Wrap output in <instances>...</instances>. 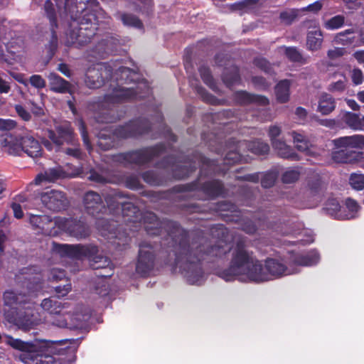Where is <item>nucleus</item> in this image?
<instances>
[{
  "label": "nucleus",
  "instance_id": "f257e3e1",
  "mask_svg": "<svg viewBox=\"0 0 364 364\" xmlns=\"http://www.w3.org/2000/svg\"><path fill=\"white\" fill-rule=\"evenodd\" d=\"M297 272L291 262L287 267L280 258L269 257L260 261L244 248H238L232 253L230 267L218 275L227 282L238 279L261 283Z\"/></svg>",
  "mask_w": 364,
  "mask_h": 364
},
{
  "label": "nucleus",
  "instance_id": "5701e85b",
  "mask_svg": "<svg viewBox=\"0 0 364 364\" xmlns=\"http://www.w3.org/2000/svg\"><path fill=\"white\" fill-rule=\"evenodd\" d=\"M333 41L336 44H341L343 46L348 45H360V42L356 39L355 31L354 29H347L344 31L337 33Z\"/></svg>",
  "mask_w": 364,
  "mask_h": 364
},
{
  "label": "nucleus",
  "instance_id": "20e7f679",
  "mask_svg": "<svg viewBox=\"0 0 364 364\" xmlns=\"http://www.w3.org/2000/svg\"><path fill=\"white\" fill-rule=\"evenodd\" d=\"M41 307L50 316H54L52 323L60 328H82L90 318L89 314L82 312V309L80 312L77 311L73 314L63 312L64 306L53 297L43 299Z\"/></svg>",
  "mask_w": 364,
  "mask_h": 364
},
{
  "label": "nucleus",
  "instance_id": "79ce46f5",
  "mask_svg": "<svg viewBox=\"0 0 364 364\" xmlns=\"http://www.w3.org/2000/svg\"><path fill=\"white\" fill-rule=\"evenodd\" d=\"M141 133L142 132L135 129L134 125L132 124L122 128V130L117 132V135L121 137H129Z\"/></svg>",
  "mask_w": 364,
  "mask_h": 364
},
{
  "label": "nucleus",
  "instance_id": "c03bdc74",
  "mask_svg": "<svg viewBox=\"0 0 364 364\" xmlns=\"http://www.w3.org/2000/svg\"><path fill=\"white\" fill-rule=\"evenodd\" d=\"M30 84L35 88L40 90L46 87V80L40 75H33L29 78Z\"/></svg>",
  "mask_w": 364,
  "mask_h": 364
},
{
  "label": "nucleus",
  "instance_id": "4c0bfd02",
  "mask_svg": "<svg viewBox=\"0 0 364 364\" xmlns=\"http://www.w3.org/2000/svg\"><path fill=\"white\" fill-rule=\"evenodd\" d=\"M121 79L126 81H135L139 79V74L128 68H121Z\"/></svg>",
  "mask_w": 364,
  "mask_h": 364
},
{
  "label": "nucleus",
  "instance_id": "c85d7f7f",
  "mask_svg": "<svg viewBox=\"0 0 364 364\" xmlns=\"http://www.w3.org/2000/svg\"><path fill=\"white\" fill-rule=\"evenodd\" d=\"M334 80L332 81L328 87V90L331 92H343L347 86V78L341 73H335L333 76Z\"/></svg>",
  "mask_w": 364,
  "mask_h": 364
},
{
  "label": "nucleus",
  "instance_id": "bf43d9fd",
  "mask_svg": "<svg viewBox=\"0 0 364 364\" xmlns=\"http://www.w3.org/2000/svg\"><path fill=\"white\" fill-rule=\"evenodd\" d=\"M255 63L257 66L264 70L266 73H269L271 69V65L269 63L263 58L257 59L255 60Z\"/></svg>",
  "mask_w": 364,
  "mask_h": 364
},
{
  "label": "nucleus",
  "instance_id": "1a4fd4ad",
  "mask_svg": "<svg viewBox=\"0 0 364 364\" xmlns=\"http://www.w3.org/2000/svg\"><path fill=\"white\" fill-rule=\"evenodd\" d=\"M334 145L338 151L333 153V159L338 163H348L350 159L346 155V152L353 149H364V135L355 134L349 136H343L335 139Z\"/></svg>",
  "mask_w": 364,
  "mask_h": 364
},
{
  "label": "nucleus",
  "instance_id": "ea45409f",
  "mask_svg": "<svg viewBox=\"0 0 364 364\" xmlns=\"http://www.w3.org/2000/svg\"><path fill=\"white\" fill-rule=\"evenodd\" d=\"M300 13L299 9H291L281 13L280 18L285 23H291Z\"/></svg>",
  "mask_w": 364,
  "mask_h": 364
},
{
  "label": "nucleus",
  "instance_id": "ddd939ff",
  "mask_svg": "<svg viewBox=\"0 0 364 364\" xmlns=\"http://www.w3.org/2000/svg\"><path fill=\"white\" fill-rule=\"evenodd\" d=\"M54 250L61 256H68L71 257H80L82 256L91 257V254L97 252L95 247H89L81 245H55L54 244Z\"/></svg>",
  "mask_w": 364,
  "mask_h": 364
},
{
  "label": "nucleus",
  "instance_id": "58836bf2",
  "mask_svg": "<svg viewBox=\"0 0 364 364\" xmlns=\"http://www.w3.org/2000/svg\"><path fill=\"white\" fill-rule=\"evenodd\" d=\"M5 302L9 305L14 304H20L23 301L20 295H17L14 291H7L4 294Z\"/></svg>",
  "mask_w": 364,
  "mask_h": 364
},
{
  "label": "nucleus",
  "instance_id": "423d86ee",
  "mask_svg": "<svg viewBox=\"0 0 364 364\" xmlns=\"http://www.w3.org/2000/svg\"><path fill=\"white\" fill-rule=\"evenodd\" d=\"M45 11L50 20L51 26V39L50 41V50L52 51L57 46V36L55 34V28L56 26V20L58 15L63 16V13L69 11L74 13V8L69 6L68 0H65V3L62 0H47L44 6Z\"/></svg>",
  "mask_w": 364,
  "mask_h": 364
},
{
  "label": "nucleus",
  "instance_id": "13d9d810",
  "mask_svg": "<svg viewBox=\"0 0 364 364\" xmlns=\"http://www.w3.org/2000/svg\"><path fill=\"white\" fill-rule=\"evenodd\" d=\"M230 250V247L228 245H225V247L223 246H217L213 247L211 250V254L215 256H220L223 253H225L227 251Z\"/></svg>",
  "mask_w": 364,
  "mask_h": 364
},
{
  "label": "nucleus",
  "instance_id": "49530a36",
  "mask_svg": "<svg viewBox=\"0 0 364 364\" xmlns=\"http://www.w3.org/2000/svg\"><path fill=\"white\" fill-rule=\"evenodd\" d=\"M255 4L254 0H246L237 4H235L233 9L235 11H247L252 8V5Z\"/></svg>",
  "mask_w": 364,
  "mask_h": 364
},
{
  "label": "nucleus",
  "instance_id": "de8ad7c7",
  "mask_svg": "<svg viewBox=\"0 0 364 364\" xmlns=\"http://www.w3.org/2000/svg\"><path fill=\"white\" fill-rule=\"evenodd\" d=\"M92 260L93 262L92 265L95 269L104 268L109 264L107 259L102 256L94 257Z\"/></svg>",
  "mask_w": 364,
  "mask_h": 364
},
{
  "label": "nucleus",
  "instance_id": "4468645a",
  "mask_svg": "<svg viewBox=\"0 0 364 364\" xmlns=\"http://www.w3.org/2000/svg\"><path fill=\"white\" fill-rule=\"evenodd\" d=\"M42 203L50 210L58 211L63 209L67 201L64 194L59 191L50 190L41 195Z\"/></svg>",
  "mask_w": 364,
  "mask_h": 364
},
{
  "label": "nucleus",
  "instance_id": "7c9ffc66",
  "mask_svg": "<svg viewBox=\"0 0 364 364\" xmlns=\"http://www.w3.org/2000/svg\"><path fill=\"white\" fill-rule=\"evenodd\" d=\"M102 202L101 197L97 193L93 191L88 192L84 197V205L87 210L93 214L92 210L97 209Z\"/></svg>",
  "mask_w": 364,
  "mask_h": 364
},
{
  "label": "nucleus",
  "instance_id": "6e6d98bb",
  "mask_svg": "<svg viewBox=\"0 0 364 364\" xmlns=\"http://www.w3.org/2000/svg\"><path fill=\"white\" fill-rule=\"evenodd\" d=\"M11 90L10 82L6 81L0 74V93L6 94Z\"/></svg>",
  "mask_w": 364,
  "mask_h": 364
},
{
  "label": "nucleus",
  "instance_id": "e433bc0d",
  "mask_svg": "<svg viewBox=\"0 0 364 364\" xmlns=\"http://www.w3.org/2000/svg\"><path fill=\"white\" fill-rule=\"evenodd\" d=\"M346 210H343L344 212V215H353L352 218H354L357 215L359 206L355 200L348 199L346 201Z\"/></svg>",
  "mask_w": 364,
  "mask_h": 364
},
{
  "label": "nucleus",
  "instance_id": "393cba45",
  "mask_svg": "<svg viewBox=\"0 0 364 364\" xmlns=\"http://www.w3.org/2000/svg\"><path fill=\"white\" fill-rule=\"evenodd\" d=\"M326 210L328 215L336 219H352L353 215H344L341 209L338 201L336 199H331L326 205Z\"/></svg>",
  "mask_w": 364,
  "mask_h": 364
},
{
  "label": "nucleus",
  "instance_id": "72a5a7b5",
  "mask_svg": "<svg viewBox=\"0 0 364 364\" xmlns=\"http://www.w3.org/2000/svg\"><path fill=\"white\" fill-rule=\"evenodd\" d=\"M121 20L126 26H133L138 28L142 27V23L141 21L137 17L132 14H122L121 16Z\"/></svg>",
  "mask_w": 364,
  "mask_h": 364
},
{
  "label": "nucleus",
  "instance_id": "a18cd8bd",
  "mask_svg": "<svg viewBox=\"0 0 364 364\" xmlns=\"http://www.w3.org/2000/svg\"><path fill=\"white\" fill-rule=\"evenodd\" d=\"M283 49L289 60L295 62H301L302 60L301 53L295 48H284Z\"/></svg>",
  "mask_w": 364,
  "mask_h": 364
},
{
  "label": "nucleus",
  "instance_id": "f8f14e48",
  "mask_svg": "<svg viewBox=\"0 0 364 364\" xmlns=\"http://www.w3.org/2000/svg\"><path fill=\"white\" fill-rule=\"evenodd\" d=\"M280 133L281 129L279 127L274 125L269 127V136L273 147L282 158L297 159L296 154L292 151L290 146H287L284 141L276 139Z\"/></svg>",
  "mask_w": 364,
  "mask_h": 364
},
{
  "label": "nucleus",
  "instance_id": "a878e982",
  "mask_svg": "<svg viewBox=\"0 0 364 364\" xmlns=\"http://www.w3.org/2000/svg\"><path fill=\"white\" fill-rule=\"evenodd\" d=\"M50 89L56 92H66L69 90V84L64 79L54 73L48 76Z\"/></svg>",
  "mask_w": 364,
  "mask_h": 364
},
{
  "label": "nucleus",
  "instance_id": "2f4dec72",
  "mask_svg": "<svg viewBox=\"0 0 364 364\" xmlns=\"http://www.w3.org/2000/svg\"><path fill=\"white\" fill-rule=\"evenodd\" d=\"M240 97V100L242 103H248V102H256L262 105H266L268 104L269 100L267 97L259 95H251L247 92H240L238 93Z\"/></svg>",
  "mask_w": 364,
  "mask_h": 364
},
{
  "label": "nucleus",
  "instance_id": "bb28decb",
  "mask_svg": "<svg viewBox=\"0 0 364 364\" xmlns=\"http://www.w3.org/2000/svg\"><path fill=\"white\" fill-rule=\"evenodd\" d=\"M289 80H284L280 81L275 87V96L277 100L279 103H285L289 99Z\"/></svg>",
  "mask_w": 364,
  "mask_h": 364
},
{
  "label": "nucleus",
  "instance_id": "c9c22d12",
  "mask_svg": "<svg viewBox=\"0 0 364 364\" xmlns=\"http://www.w3.org/2000/svg\"><path fill=\"white\" fill-rule=\"evenodd\" d=\"M350 186L356 190H360L364 188V175L353 173L350 177Z\"/></svg>",
  "mask_w": 364,
  "mask_h": 364
},
{
  "label": "nucleus",
  "instance_id": "9b49d317",
  "mask_svg": "<svg viewBox=\"0 0 364 364\" xmlns=\"http://www.w3.org/2000/svg\"><path fill=\"white\" fill-rule=\"evenodd\" d=\"M111 74L110 69L105 64H97L89 68L86 73L85 83L90 88H98Z\"/></svg>",
  "mask_w": 364,
  "mask_h": 364
},
{
  "label": "nucleus",
  "instance_id": "f704fd0d",
  "mask_svg": "<svg viewBox=\"0 0 364 364\" xmlns=\"http://www.w3.org/2000/svg\"><path fill=\"white\" fill-rule=\"evenodd\" d=\"M199 72L204 82L212 90H216L217 87L210 73L209 69L206 67H201L199 69Z\"/></svg>",
  "mask_w": 364,
  "mask_h": 364
},
{
  "label": "nucleus",
  "instance_id": "603ef678",
  "mask_svg": "<svg viewBox=\"0 0 364 364\" xmlns=\"http://www.w3.org/2000/svg\"><path fill=\"white\" fill-rule=\"evenodd\" d=\"M16 127V123L11 119L0 118V130H10Z\"/></svg>",
  "mask_w": 364,
  "mask_h": 364
},
{
  "label": "nucleus",
  "instance_id": "3c124183",
  "mask_svg": "<svg viewBox=\"0 0 364 364\" xmlns=\"http://www.w3.org/2000/svg\"><path fill=\"white\" fill-rule=\"evenodd\" d=\"M15 109L18 116L24 121H29L31 119L30 113L24 109L21 105H17L15 106Z\"/></svg>",
  "mask_w": 364,
  "mask_h": 364
},
{
  "label": "nucleus",
  "instance_id": "5fc2aeb1",
  "mask_svg": "<svg viewBox=\"0 0 364 364\" xmlns=\"http://www.w3.org/2000/svg\"><path fill=\"white\" fill-rule=\"evenodd\" d=\"M352 80L355 85H360L363 81V73L359 69H354L352 73Z\"/></svg>",
  "mask_w": 364,
  "mask_h": 364
},
{
  "label": "nucleus",
  "instance_id": "09e8293b",
  "mask_svg": "<svg viewBox=\"0 0 364 364\" xmlns=\"http://www.w3.org/2000/svg\"><path fill=\"white\" fill-rule=\"evenodd\" d=\"M276 180V176L274 173H267L262 179V186L264 188L272 186Z\"/></svg>",
  "mask_w": 364,
  "mask_h": 364
},
{
  "label": "nucleus",
  "instance_id": "a19ab883",
  "mask_svg": "<svg viewBox=\"0 0 364 364\" xmlns=\"http://www.w3.org/2000/svg\"><path fill=\"white\" fill-rule=\"evenodd\" d=\"M250 149L252 152H254L256 154H265L268 153L269 150V147L268 144L266 143H263L261 141H255L254 142L251 146Z\"/></svg>",
  "mask_w": 364,
  "mask_h": 364
},
{
  "label": "nucleus",
  "instance_id": "f03ea898",
  "mask_svg": "<svg viewBox=\"0 0 364 364\" xmlns=\"http://www.w3.org/2000/svg\"><path fill=\"white\" fill-rule=\"evenodd\" d=\"M63 342L46 340L24 342L13 337H8L6 340L10 346L23 352L21 360L25 364H54L53 355L59 353L58 346Z\"/></svg>",
  "mask_w": 364,
  "mask_h": 364
},
{
  "label": "nucleus",
  "instance_id": "680f3d73",
  "mask_svg": "<svg viewBox=\"0 0 364 364\" xmlns=\"http://www.w3.org/2000/svg\"><path fill=\"white\" fill-rule=\"evenodd\" d=\"M343 49L339 48H334L328 51V56L331 59H334L343 55Z\"/></svg>",
  "mask_w": 364,
  "mask_h": 364
},
{
  "label": "nucleus",
  "instance_id": "4be33fe9",
  "mask_svg": "<svg viewBox=\"0 0 364 364\" xmlns=\"http://www.w3.org/2000/svg\"><path fill=\"white\" fill-rule=\"evenodd\" d=\"M68 221L71 223H68L69 228L65 230V232H69L71 235L77 238H84L89 235L90 230L84 223L68 219Z\"/></svg>",
  "mask_w": 364,
  "mask_h": 364
},
{
  "label": "nucleus",
  "instance_id": "a211bd4d",
  "mask_svg": "<svg viewBox=\"0 0 364 364\" xmlns=\"http://www.w3.org/2000/svg\"><path fill=\"white\" fill-rule=\"evenodd\" d=\"M153 264V256L149 250H145L143 246L140 247L139 259L136 264V272L145 275L151 269Z\"/></svg>",
  "mask_w": 364,
  "mask_h": 364
},
{
  "label": "nucleus",
  "instance_id": "338daca9",
  "mask_svg": "<svg viewBox=\"0 0 364 364\" xmlns=\"http://www.w3.org/2000/svg\"><path fill=\"white\" fill-rule=\"evenodd\" d=\"M11 75L12 76V77L14 79H15L18 82L24 85L25 86H27L28 82L26 80V78L23 74L13 73H11Z\"/></svg>",
  "mask_w": 364,
  "mask_h": 364
},
{
  "label": "nucleus",
  "instance_id": "7ed1b4c3",
  "mask_svg": "<svg viewBox=\"0 0 364 364\" xmlns=\"http://www.w3.org/2000/svg\"><path fill=\"white\" fill-rule=\"evenodd\" d=\"M75 3L80 4V8L85 10L82 3L83 0H74ZM96 19L93 14H88L83 11V16L80 22L73 18L70 24V28L66 33V44L76 47L82 46L90 42L91 37L95 35L97 29Z\"/></svg>",
  "mask_w": 364,
  "mask_h": 364
},
{
  "label": "nucleus",
  "instance_id": "39448f33",
  "mask_svg": "<svg viewBox=\"0 0 364 364\" xmlns=\"http://www.w3.org/2000/svg\"><path fill=\"white\" fill-rule=\"evenodd\" d=\"M1 145L6 152L13 155H18L23 151L31 158H38L42 153L38 141L29 135L19 138L12 134H6L1 140Z\"/></svg>",
  "mask_w": 364,
  "mask_h": 364
},
{
  "label": "nucleus",
  "instance_id": "412c9836",
  "mask_svg": "<svg viewBox=\"0 0 364 364\" xmlns=\"http://www.w3.org/2000/svg\"><path fill=\"white\" fill-rule=\"evenodd\" d=\"M336 108L335 99L328 93H322L318 99L317 112L323 115L331 113Z\"/></svg>",
  "mask_w": 364,
  "mask_h": 364
},
{
  "label": "nucleus",
  "instance_id": "6e6552de",
  "mask_svg": "<svg viewBox=\"0 0 364 364\" xmlns=\"http://www.w3.org/2000/svg\"><path fill=\"white\" fill-rule=\"evenodd\" d=\"M193 252L188 250L184 256L177 257V264L180 265L188 282L192 284H200L204 281V274L198 263V257L192 259Z\"/></svg>",
  "mask_w": 364,
  "mask_h": 364
},
{
  "label": "nucleus",
  "instance_id": "2eb2a0df",
  "mask_svg": "<svg viewBox=\"0 0 364 364\" xmlns=\"http://www.w3.org/2000/svg\"><path fill=\"white\" fill-rule=\"evenodd\" d=\"M294 268L299 272L300 267H311L316 265L320 261V255L316 250H311L306 252L294 254L291 259Z\"/></svg>",
  "mask_w": 364,
  "mask_h": 364
},
{
  "label": "nucleus",
  "instance_id": "b1692460",
  "mask_svg": "<svg viewBox=\"0 0 364 364\" xmlns=\"http://www.w3.org/2000/svg\"><path fill=\"white\" fill-rule=\"evenodd\" d=\"M118 41L112 37L103 39L96 46V52L100 57L104 58L106 55L112 53Z\"/></svg>",
  "mask_w": 364,
  "mask_h": 364
},
{
  "label": "nucleus",
  "instance_id": "dca6fc26",
  "mask_svg": "<svg viewBox=\"0 0 364 364\" xmlns=\"http://www.w3.org/2000/svg\"><path fill=\"white\" fill-rule=\"evenodd\" d=\"M339 121L354 131L364 132V116L360 114L342 111L338 115Z\"/></svg>",
  "mask_w": 364,
  "mask_h": 364
},
{
  "label": "nucleus",
  "instance_id": "37998d69",
  "mask_svg": "<svg viewBox=\"0 0 364 364\" xmlns=\"http://www.w3.org/2000/svg\"><path fill=\"white\" fill-rule=\"evenodd\" d=\"M299 177V172L295 169L286 171L282 176V181L286 183H291L296 181Z\"/></svg>",
  "mask_w": 364,
  "mask_h": 364
},
{
  "label": "nucleus",
  "instance_id": "c756f323",
  "mask_svg": "<svg viewBox=\"0 0 364 364\" xmlns=\"http://www.w3.org/2000/svg\"><path fill=\"white\" fill-rule=\"evenodd\" d=\"M62 176V171L59 169L50 168L44 173H39L34 180L36 185H41L43 182H52Z\"/></svg>",
  "mask_w": 364,
  "mask_h": 364
},
{
  "label": "nucleus",
  "instance_id": "6ab92c4d",
  "mask_svg": "<svg viewBox=\"0 0 364 364\" xmlns=\"http://www.w3.org/2000/svg\"><path fill=\"white\" fill-rule=\"evenodd\" d=\"M289 134L292 136L293 142L299 151L305 153L306 155L314 154L311 143L303 132L293 131Z\"/></svg>",
  "mask_w": 364,
  "mask_h": 364
},
{
  "label": "nucleus",
  "instance_id": "0e129e2a",
  "mask_svg": "<svg viewBox=\"0 0 364 364\" xmlns=\"http://www.w3.org/2000/svg\"><path fill=\"white\" fill-rule=\"evenodd\" d=\"M295 114L299 119L304 120L307 116V111L304 108L299 107L295 110Z\"/></svg>",
  "mask_w": 364,
  "mask_h": 364
},
{
  "label": "nucleus",
  "instance_id": "052dcab7",
  "mask_svg": "<svg viewBox=\"0 0 364 364\" xmlns=\"http://www.w3.org/2000/svg\"><path fill=\"white\" fill-rule=\"evenodd\" d=\"M238 79H239V75H238V73H237V70L236 68L233 69L232 76L231 77L230 79H229L226 76L223 77L224 82L226 83L228 86H230V85L234 84L235 82H236L238 80Z\"/></svg>",
  "mask_w": 364,
  "mask_h": 364
},
{
  "label": "nucleus",
  "instance_id": "864d4df0",
  "mask_svg": "<svg viewBox=\"0 0 364 364\" xmlns=\"http://www.w3.org/2000/svg\"><path fill=\"white\" fill-rule=\"evenodd\" d=\"M77 123H78L79 129L80 131V133H81L83 141H84L85 146H87V148L88 149H90V143H89V141H88V139H87V132H86V130H85V127L84 123H83V122L82 120H79L77 122Z\"/></svg>",
  "mask_w": 364,
  "mask_h": 364
},
{
  "label": "nucleus",
  "instance_id": "774afa93",
  "mask_svg": "<svg viewBox=\"0 0 364 364\" xmlns=\"http://www.w3.org/2000/svg\"><path fill=\"white\" fill-rule=\"evenodd\" d=\"M253 81L259 87L264 89L268 87L265 80L262 77H254Z\"/></svg>",
  "mask_w": 364,
  "mask_h": 364
},
{
  "label": "nucleus",
  "instance_id": "69168bd1",
  "mask_svg": "<svg viewBox=\"0 0 364 364\" xmlns=\"http://www.w3.org/2000/svg\"><path fill=\"white\" fill-rule=\"evenodd\" d=\"M11 208L16 218H21L23 217V211L20 205L14 203Z\"/></svg>",
  "mask_w": 364,
  "mask_h": 364
},
{
  "label": "nucleus",
  "instance_id": "9d476101",
  "mask_svg": "<svg viewBox=\"0 0 364 364\" xmlns=\"http://www.w3.org/2000/svg\"><path fill=\"white\" fill-rule=\"evenodd\" d=\"M142 90L146 91V92H149V85L146 82H139L136 87H119L114 89L112 93L107 96V101L118 102L135 97L141 98L144 97V95L141 93Z\"/></svg>",
  "mask_w": 364,
  "mask_h": 364
},
{
  "label": "nucleus",
  "instance_id": "8fccbe9b",
  "mask_svg": "<svg viewBox=\"0 0 364 364\" xmlns=\"http://www.w3.org/2000/svg\"><path fill=\"white\" fill-rule=\"evenodd\" d=\"M323 7L322 1H316L314 3L309 4L306 7H304L300 10L301 11H307L312 13H317Z\"/></svg>",
  "mask_w": 364,
  "mask_h": 364
},
{
  "label": "nucleus",
  "instance_id": "473e14b6",
  "mask_svg": "<svg viewBox=\"0 0 364 364\" xmlns=\"http://www.w3.org/2000/svg\"><path fill=\"white\" fill-rule=\"evenodd\" d=\"M345 23V17L343 15H336L323 23V26L328 30H336L341 28Z\"/></svg>",
  "mask_w": 364,
  "mask_h": 364
},
{
  "label": "nucleus",
  "instance_id": "4d7b16f0",
  "mask_svg": "<svg viewBox=\"0 0 364 364\" xmlns=\"http://www.w3.org/2000/svg\"><path fill=\"white\" fill-rule=\"evenodd\" d=\"M71 290V284H67L63 287L58 286L55 287V291L59 296H66Z\"/></svg>",
  "mask_w": 364,
  "mask_h": 364
},
{
  "label": "nucleus",
  "instance_id": "0eeeda50",
  "mask_svg": "<svg viewBox=\"0 0 364 364\" xmlns=\"http://www.w3.org/2000/svg\"><path fill=\"white\" fill-rule=\"evenodd\" d=\"M68 219L62 218H50L48 215H31L30 217V223L36 228L39 229L41 232L44 235L55 236L60 231H65L69 228Z\"/></svg>",
  "mask_w": 364,
  "mask_h": 364
},
{
  "label": "nucleus",
  "instance_id": "e2e57ef3",
  "mask_svg": "<svg viewBox=\"0 0 364 364\" xmlns=\"http://www.w3.org/2000/svg\"><path fill=\"white\" fill-rule=\"evenodd\" d=\"M65 277V273L60 269H53L50 273V277L53 280H60Z\"/></svg>",
  "mask_w": 364,
  "mask_h": 364
},
{
  "label": "nucleus",
  "instance_id": "cd10ccee",
  "mask_svg": "<svg viewBox=\"0 0 364 364\" xmlns=\"http://www.w3.org/2000/svg\"><path fill=\"white\" fill-rule=\"evenodd\" d=\"M154 150L152 149L137 151L129 153L126 156V159L131 163L144 164L149 161L152 156Z\"/></svg>",
  "mask_w": 364,
  "mask_h": 364
},
{
  "label": "nucleus",
  "instance_id": "f3484780",
  "mask_svg": "<svg viewBox=\"0 0 364 364\" xmlns=\"http://www.w3.org/2000/svg\"><path fill=\"white\" fill-rule=\"evenodd\" d=\"M57 132L58 134V136H55V134L52 130H48V136L55 144L60 146L64 141L73 143L74 137L73 136V131L68 122H65L58 127Z\"/></svg>",
  "mask_w": 364,
  "mask_h": 364
},
{
  "label": "nucleus",
  "instance_id": "aec40b11",
  "mask_svg": "<svg viewBox=\"0 0 364 364\" xmlns=\"http://www.w3.org/2000/svg\"><path fill=\"white\" fill-rule=\"evenodd\" d=\"M323 43V33L318 26H315L313 30L307 33L306 48L311 51H316L321 49Z\"/></svg>",
  "mask_w": 364,
  "mask_h": 364
}]
</instances>
